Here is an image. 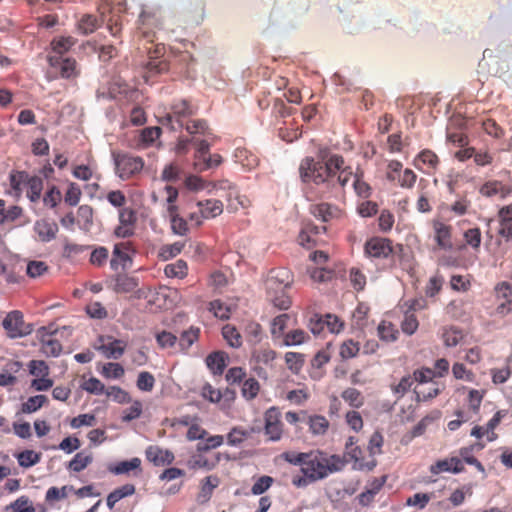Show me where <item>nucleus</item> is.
Segmentation results:
<instances>
[{
  "mask_svg": "<svg viewBox=\"0 0 512 512\" xmlns=\"http://www.w3.org/2000/svg\"><path fill=\"white\" fill-rule=\"evenodd\" d=\"M196 112L197 107L194 106L189 100L175 99L171 103L169 112L165 115V119L170 124L175 122L179 127H183L185 121H187L191 116L195 115Z\"/></svg>",
  "mask_w": 512,
  "mask_h": 512,
  "instance_id": "0eeeda50",
  "label": "nucleus"
},
{
  "mask_svg": "<svg viewBox=\"0 0 512 512\" xmlns=\"http://www.w3.org/2000/svg\"><path fill=\"white\" fill-rule=\"evenodd\" d=\"M47 62L61 78L74 79L80 75L78 63L74 58L48 54Z\"/></svg>",
  "mask_w": 512,
  "mask_h": 512,
  "instance_id": "9b49d317",
  "label": "nucleus"
},
{
  "mask_svg": "<svg viewBox=\"0 0 512 512\" xmlns=\"http://www.w3.org/2000/svg\"><path fill=\"white\" fill-rule=\"evenodd\" d=\"M77 40L72 36L55 37L50 42V49L56 56H63L76 44Z\"/></svg>",
  "mask_w": 512,
  "mask_h": 512,
  "instance_id": "393cba45",
  "label": "nucleus"
},
{
  "mask_svg": "<svg viewBox=\"0 0 512 512\" xmlns=\"http://www.w3.org/2000/svg\"><path fill=\"white\" fill-rule=\"evenodd\" d=\"M300 178L304 183H314L319 187L322 198H337L353 178V189L357 196L367 199L372 194L371 186L364 180V172L351 166H345L343 156L331 155L326 162L316 161L312 157L304 158L299 166Z\"/></svg>",
  "mask_w": 512,
  "mask_h": 512,
  "instance_id": "f257e3e1",
  "label": "nucleus"
},
{
  "mask_svg": "<svg viewBox=\"0 0 512 512\" xmlns=\"http://www.w3.org/2000/svg\"><path fill=\"white\" fill-rule=\"evenodd\" d=\"M29 174L25 171H12L9 176L10 186L14 191L16 196H20L24 187L26 186V181L28 180Z\"/></svg>",
  "mask_w": 512,
  "mask_h": 512,
  "instance_id": "473e14b6",
  "label": "nucleus"
},
{
  "mask_svg": "<svg viewBox=\"0 0 512 512\" xmlns=\"http://www.w3.org/2000/svg\"><path fill=\"white\" fill-rule=\"evenodd\" d=\"M73 490H74L73 486H67V485H65L61 488H58L55 486L50 487L46 492L45 500L47 502H55V501L65 499V498H67L68 493Z\"/></svg>",
  "mask_w": 512,
  "mask_h": 512,
  "instance_id": "3c124183",
  "label": "nucleus"
},
{
  "mask_svg": "<svg viewBox=\"0 0 512 512\" xmlns=\"http://www.w3.org/2000/svg\"><path fill=\"white\" fill-rule=\"evenodd\" d=\"M169 69V65L165 60H150L146 65V71H145V79L148 81L150 78L162 74L164 72H167Z\"/></svg>",
  "mask_w": 512,
  "mask_h": 512,
  "instance_id": "f704fd0d",
  "label": "nucleus"
},
{
  "mask_svg": "<svg viewBox=\"0 0 512 512\" xmlns=\"http://www.w3.org/2000/svg\"><path fill=\"white\" fill-rule=\"evenodd\" d=\"M184 246L183 242L163 245L159 250L158 257L162 261L172 259L182 252Z\"/></svg>",
  "mask_w": 512,
  "mask_h": 512,
  "instance_id": "e433bc0d",
  "label": "nucleus"
},
{
  "mask_svg": "<svg viewBox=\"0 0 512 512\" xmlns=\"http://www.w3.org/2000/svg\"><path fill=\"white\" fill-rule=\"evenodd\" d=\"M452 373L456 379L465 380L467 382H473L475 379V374L471 370H468L464 364L459 362L454 363L452 366Z\"/></svg>",
  "mask_w": 512,
  "mask_h": 512,
  "instance_id": "338daca9",
  "label": "nucleus"
},
{
  "mask_svg": "<svg viewBox=\"0 0 512 512\" xmlns=\"http://www.w3.org/2000/svg\"><path fill=\"white\" fill-rule=\"evenodd\" d=\"M228 361L227 353L215 351L206 357V365L214 375H222Z\"/></svg>",
  "mask_w": 512,
  "mask_h": 512,
  "instance_id": "4be33fe9",
  "label": "nucleus"
},
{
  "mask_svg": "<svg viewBox=\"0 0 512 512\" xmlns=\"http://www.w3.org/2000/svg\"><path fill=\"white\" fill-rule=\"evenodd\" d=\"M464 470L462 461L457 457L438 460L430 466V472L437 475L442 472L460 473Z\"/></svg>",
  "mask_w": 512,
  "mask_h": 512,
  "instance_id": "6ab92c4d",
  "label": "nucleus"
},
{
  "mask_svg": "<svg viewBox=\"0 0 512 512\" xmlns=\"http://www.w3.org/2000/svg\"><path fill=\"white\" fill-rule=\"evenodd\" d=\"M143 411V405L140 400H134L130 407L126 408L122 412V421L130 422L132 420L138 419Z\"/></svg>",
  "mask_w": 512,
  "mask_h": 512,
  "instance_id": "5fc2aeb1",
  "label": "nucleus"
},
{
  "mask_svg": "<svg viewBox=\"0 0 512 512\" xmlns=\"http://www.w3.org/2000/svg\"><path fill=\"white\" fill-rule=\"evenodd\" d=\"M199 334L200 329L194 327H191L190 329L183 331L179 338V346L181 347V350H188L193 345V343H195L198 340Z\"/></svg>",
  "mask_w": 512,
  "mask_h": 512,
  "instance_id": "79ce46f5",
  "label": "nucleus"
},
{
  "mask_svg": "<svg viewBox=\"0 0 512 512\" xmlns=\"http://www.w3.org/2000/svg\"><path fill=\"white\" fill-rule=\"evenodd\" d=\"M145 455L148 461L153 463L155 466H164L171 464L175 457L174 454L156 445L147 447Z\"/></svg>",
  "mask_w": 512,
  "mask_h": 512,
  "instance_id": "4468645a",
  "label": "nucleus"
},
{
  "mask_svg": "<svg viewBox=\"0 0 512 512\" xmlns=\"http://www.w3.org/2000/svg\"><path fill=\"white\" fill-rule=\"evenodd\" d=\"M135 253L133 245L130 241L116 243L113 248L110 267L117 271L127 269L132 264V254Z\"/></svg>",
  "mask_w": 512,
  "mask_h": 512,
  "instance_id": "f8f14e48",
  "label": "nucleus"
},
{
  "mask_svg": "<svg viewBox=\"0 0 512 512\" xmlns=\"http://www.w3.org/2000/svg\"><path fill=\"white\" fill-rule=\"evenodd\" d=\"M58 225L54 221H48L41 219L36 221L34 225V231L38 235V238L42 242H50L56 238L58 233Z\"/></svg>",
  "mask_w": 512,
  "mask_h": 512,
  "instance_id": "a211bd4d",
  "label": "nucleus"
},
{
  "mask_svg": "<svg viewBox=\"0 0 512 512\" xmlns=\"http://www.w3.org/2000/svg\"><path fill=\"white\" fill-rule=\"evenodd\" d=\"M222 336L227 344L233 348H239L242 345V336L235 326L226 324L222 328Z\"/></svg>",
  "mask_w": 512,
  "mask_h": 512,
  "instance_id": "7c9ffc66",
  "label": "nucleus"
},
{
  "mask_svg": "<svg viewBox=\"0 0 512 512\" xmlns=\"http://www.w3.org/2000/svg\"><path fill=\"white\" fill-rule=\"evenodd\" d=\"M292 283L293 275L289 269L280 267L270 270L265 281L268 301L280 310L289 309L292 305L291 298L282 296L281 300H279L275 295L280 290L289 289Z\"/></svg>",
  "mask_w": 512,
  "mask_h": 512,
  "instance_id": "7ed1b4c3",
  "label": "nucleus"
},
{
  "mask_svg": "<svg viewBox=\"0 0 512 512\" xmlns=\"http://www.w3.org/2000/svg\"><path fill=\"white\" fill-rule=\"evenodd\" d=\"M101 374L107 379H120L124 376L125 370L120 363L109 362L103 365Z\"/></svg>",
  "mask_w": 512,
  "mask_h": 512,
  "instance_id": "a18cd8bd",
  "label": "nucleus"
},
{
  "mask_svg": "<svg viewBox=\"0 0 512 512\" xmlns=\"http://www.w3.org/2000/svg\"><path fill=\"white\" fill-rule=\"evenodd\" d=\"M306 423L313 435H324L329 428V421L322 415H310Z\"/></svg>",
  "mask_w": 512,
  "mask_h": 512,
  "instance_id": "a878e982",
  "label": "nucleus"
},
{
  "mask_svg": "<svg viewBox=\"0 0 512 512\" xmlns=\"http://www.w3.org/2000/svg\"><path fill=\"white\" fill-rule=\"evenodd\" d=\"M414 392L417 401H428L437 397L441 392V388L437 382H431L428 387H416Z\"/></svg>",
  "mask_w": 512,
  "mask_h": 512,
  "instance_id": "c756f323",
  "label": "nucleus"
},
{
  "mask_svg": "<svg viewBox=\"0 0 512 512\" xmlns=\"http://www.w3.org/2000/svg\"><path fill=\"white\" fill-rule=\"evenodd\" d=\"M210 144L206 140L197 142V148L194 155V168L198 172H203L218 167L222 163V157L219 154H210Z\"/></svg>",
  "mask_w": 512,
  "mask_h": 512,
  "instance_id": "423d86ee",
  "label": "nucleus"
},
{
  "mask_svg": "<svg viewBox=\"0 0 512 512\" xmlns=\"http://www.w3.org/2000/svg\"><path fill=\"white\" fill-rule=\"evenodd\" d=\"M115 173L122 180L138 177L144 169L145 162L142 157L129 152L113 153Z\"/></svg>",
  "mask_w": 512,
  "mask_h": 512,
  "instance_id": "20e7f679",
  "label": "nucleus"
},
{
  "mask_svg": "<svg viewBox=\"0 0 512 512\" xmlns=\"http://www.w3.org/2000/svg\"><path fill=\"white\" fill-rule=\"evenodd\" d=\"M345 464L346 461L338 455L327 457L323 452L312 451L306 456L301 472L309 481H318L331 473L341 471Z\"/></svg>",
  "mask_w": 512,
  "mask_h": 512,
  "instance_id": "f03ea898",
  "label": "nucleus"
},
{
  "mask_svg": "<svg viewBox=\"0 0 512 512\" xmlns=\"http://www.w3.org/2000/svg\"><path fill=\"white\" fill-rule=\"evenodd\" d=\"M57 330L49 327H40L36 332V337L41 344V352L47 357H58L62 352V344L56 338Z\"/></svg>",
  "mask_w": 512,
  "mask_h": 512,
  "instance_id": "6e6552de",
  "label": "nucleus"
},
{
  "mask_svg": "<svg viewBox=\"0 0 512 512\" xmlns=\"http://www.w3.org/2000/svg\"><path fill=\"white\" fill-rule=\"evenodd\" d=\"M465 243L469 245L473 250L478 251L481 245V231L478 227L470 228L463 234Z\"/></svg>",
  "mask_w": 512,
  "mask_h": 512,
  "instance_id": "864d4df0",
  "label": "nucleus"
},
{
  "mask_svg": "<svg viewBox=\"0 0 512 512\" xmlns=\"http://www.w3.org/2000/svg\"><path fill=\"white\" fill-rule=\"evenodd\" d=\"M41 459V454L33 450H24L17 455L18 463L21 467L29 468L36 465Z\"/></svg>",
  "mask_w": 512,
  "mask_h": 512,
  "instance_id": "49530a36",
  "label": "nucleus"
},
{
  "mask_svg": "<svg viewBox=\"0 0 512 512\" xmlns=\"http://www.w3.org/2000/svg\"><path fill=\"white\" fill-rule=\"evenodd\" d=\"M311 213L323 222H329L342 216V210L338 206L326 202L311 206Z\"/></svg>",
  "mask_w": 512,
  "mask_h": 512,
  "instance_id": "dca6fc26",
  "label": "nucleus"
},
{
  "mask_svg": "<svg viewBox=\"0 0 512 512\" xmlns=\"http://www.w3.org/2000/svg\"><path fill=\"white\" fill-rule=\"evenodd\" d=\"M431 226L435 248L444 251L453 250V227L440 219H432Z\"/></svg>",
  "mask_w": 512,
  "mask_h": 512,
  "instance_id": "9d476101",
  "label": "nucleus"
},
{
  "mask_svg": "<svg viewBox=\"0 0 512 512\" xmlns=\"http://www.w3.org/2000/svg\"><path fill=\"white\" fill-rule=\"evenodd\" d=\"M341 397L345 402L354 408H359L364 404V398L361 392L356 388L345 389L342 392Z\"/></svg>",
  "mask_w": 512,
  "mask_h": 512,
  "instance_id": "37998d69",
  "label": "nucleus"
},
{
  "mask_svg": "<svg viewBox=\"0 0 512 512\" xmlns=\"http://www.w3.org/2000/svg\"><path fill=\"white\" fill-rule=\"evenodd\" d=\"M383 485V481L379 482L375 480L373 483V487L371 489H368L366 491H363L358 496L359 503L362 506H368L370 503L373 502L375 495L380 491L381 487Z\"/></svg>",
  "mask_w": 512,
  "mask_h": 512,
  "instance_id": "680f3d73",
  "label": "nucleus"
},
{
  "mask_svg": "<svg viewBox=\"0 0 512 512\" xmlns=\"http://www.w3.org/2000/svg\"><path fill=\"white\" fill-rule=\"evenodd\" d=\"M274 483V479L271 476L263 475L259 477L253 486L251 487V493L253 495H261L265 493Z\"/></svg>",
  "mask_w": 512,
  "mask_h": 512,
  "instance_id": "bf43d9fd",
  "label": "nucleus"
},
{
  "mask_svg": "<svg viewBox=\"0 0 512 512\" xmlns=\"http://www.w3.org/2000/svg\"><path fill=\"white\" fill-rule=\"evenodd\" d=\"M209 306V310L213 312L215 317L222 320L228 319L230 317L231 308L221 300L211 301Z\"/></svg>",
  "mask_w": 512,
  "mask_h": 512,
  "instance_id": "13d9d810",
  "label": "nucleus"
},
{
  "mask_svg": "<svg viewBox=\"0 0 512 512\" xmlns=\"http://www.w3.org/2000/svg\"><path fill=\"white\" fill-rule=\"evenodd\" d=\"M93 461L91 453L78 452L68 464V469L74 472H81Z\"/></svg>",
  "mask_w": 512,
  "mask_h": 512,
  "instance_id": "2f4dec72",
  "label": "nucleus"
},
{
  "mask_svg": "<svg viewBox=\"0 0 512 512\" xmlns=\"http://www.w3.org/2000/svg\"><path fill=\"white\" fill-rule=\"evenodd\" d=\"M136 385L139 390L150 392L154 388L155 378L150 372H140L137 378Z\"/></svg>",
  "mask_w": 512,
  "mask_h": 512,
  "instance_id": "052dcab7",
  "label": "nucleus"
},
{
  "mask_svg": "<svg viewBox=\"0 0 512 512\" xmlns=\"http://www.w3.org/2000/svg\"><path fill=\"white\" fill-rule=\"evenodd\" d=\"M105 394L119 404H127L131 402L129 393L119 386H110L106 389Z\"/></svg>",
  "mask_w": 512,
  "mask_h": 512,
  "instance_id": "de8ad7c7",
  "label": "nucleus"
},
{
  "mask_svg": "<svg viewBox=\"0 0 512 512\" xmlns=\"http://www.w3.org/2000/svg\"><path fill=\"white\" fill-rule=\"evenodd\" d=\"M305 362V356L301 353L287 352L285 354V363L292 373L298 374Z\"/></svg>",
  "mask_w": 512,
  "mask_h": 512,
  "instance_id": "58836bf2",
  "label": "nucleus"
},
{
  "mask_svg": "<svg viewBox=\"0 0 512 512\" xmlns=\"http://www.w3.org/2000/svg\"><path fill=\"white\" fill-rule=\"evenodd\" d=\"M396 250L388 238L372 237L364 244V255L371 259H386Z\"/></svg>",
  "mask_w": 512,
  "mask_h": 512,
  "instance_id": "1a4fd4ad",
  "label": "nucleus"
},
{
  "mask_svg": "<svg viewBox=\"0 0 512 512\" xmlns=\"http://www.w3.org/2000/svg\"><path fill=\"white\" fill-rule=\"evenodd\" d=\"M27 197L32 201L36 202L41 197V192L43 189V180L37 176H28V180L26 181Z\"/></svg>",
  "mask_w": 512,
  "mask_h": 512,
  "instance_id": "cd10ccee",
  "label": "nucleus"
},
{
  "mask_svg": "<svg viewBox=\"0 0 512 512\" xmlns=\"http://www.w3.org/2000/svg\"><path fill=\"white\" fill-rule=\"evenodd\" d=\"M480 193L486 197H492L495 195L505 197L509 193V190L502 184V182L494 180L483 184L480 188Z\"/></svg>",
  "mask_w": 512,
  "mask_h": 512,
  "instance_id": "c85d7f7f",
  "label": "nucleus"
},
{
  "mask_svg": "<svg viewBox=\"0 0 512 512\" xmlns=\"http://www.w3.org/2000/svg\"><path fill=\"white\" fill-rule=\"evenodd\" d=\"M309 339V335L302 329H295L289 331L284 336V345L295 346L306 342Z\"/></svg>",
  "mask_w": 512,
  "mask_h": 512,
  "instance_id": "09e8293b",
  "label": "nucleus"
},
{
  "mask_svg": "<svg viewBox=\"0 0 512 512\" xmlns=\"http://www.w3.org/2000/svg\"><path fill=\"white\" fill-rule=\"evenodd\" d=\"M235 162L247 170H253L259 165L258 156L247 148L238 147L234 152Z\"/></svg>",
  "mask_w": 512,
  "mask_h": 512,
  "instance_id": "5701e85b",
  "label": "nucleus"
},
{
  "mask_svg": "<svg viewBox=\"0 0 512 512\" xmlns=\"http://www.w3.org/2000/svg\"><path fill=\"white\" fill-rule=\"evenodd\" d=\"M2 326L11 339L25 337L33 330L32 325L24 321V315L19 310L8 312L2 321Z\"/></svg>",
  "mask_w": 512,
  "mask_h": 512,
  "instance_id": "39448f33",
  "label": "nucleus"
},
{
  "mask_svg": "<svg viewBox=\"0 0 512 512\" xmlns=\"http://www.w3.org/2000/svg\"><path fill=\"white\" fill-rule=\"evenodd\" d=\"M259 390V382L255 378H248L242 385L241 393L246 400H253L258 395Z\"/></svg>",
  "mask_w": 512,
  "mask_h": 512,
  "instance_id": "603ef678",
  "label": "nucleus"
},
{
  "mask_svg": "<svg viewBox=\"0 0 512 512\" xmlns=\"http://www.w3.org/2000/svg\"><path fill=\"white\" fill-rule=\"evenodd\" d=\"M264 432L270 441H279L283 433L281 414L275 407L269 408L264 414Z\"/></svg>",
  "mask_w": 512,
  "mask_h": 512,
  "instance_id": "ddd939ff",
  "label": "nucleus"
},
{
  "mask_svg": "<svg viewBox=\"0 0 512 512\" xmlns=\"http://www.w3.org/2000/svg\"><path fill=\"white\" fill-rule=\"evenodd\" d=\"M413 383V377L411 375H407L402 377L398 384L392 385L391 389L397 398H401L410 390Z\"/></svg>",
  "mask_w": 512,
  "mask_h": 512,
  "instance_id": "e2e57ef3",
  "label": "nucleus"
},
{
  "mask_svg": "<svg viewBox=\"0 0 512 512\" xmlns=\"http://www.w3.org/2000/svg\"><path fill=\"white\" fill-rule=\"evenodd\" d=\"M182 128H185V130L190 135H196V134H202L207 135L209 134V128L207 125V122L205 120L196 119V120H187L184 123V126Z\"/></svg>",
  "mask_w": 512,
  "mask_h": 512,
  "instance_id": "a19ab883",
  "label": "nucleus"
},
{
  "mask_svg": "<svg viewBox=\"0 0 512 512\" xmlns=\"http://www.w3.org/2000/svg\"><path fill=\"white\" fill-rule=\"evenodd\" d=\"M140 466H141V460L139 458L135 457V458H132L131 460L121 461L113 467H109V471L116 475H121V474H127L132 470L139 469Z\"/></svg>",
  "mask_w": 512,
  "mask_h": 512,
  "instance_id": "c9c22d12",
  "label": "nucleus"
},
{
  "mask_svg": "<svg viewBox=\"0 0 512 512\" xmlns=\"http://www.w3.org/2000/svg\"><path fill=\"white\" fill-rule=\"evenodd\" d=\"M47 402L45 395H36L28 398L22 405L23 413H32L40 409Z\"/></svg>",
  "mask_w": 512,
  "mask_h": 512,
  "instance_id": "4d7b16f0",
  "label": "nucleus"
},
{
  "mask_svg": "<svg viewBox=\"0 0 512 512\" xmlns=\"http://www.w3.org/2000/svg\"><path fill=\"white\" fill-rule=\"evenodd\" d=\"M252 431L240 426L233 427L227 435V443L230 446H238L250 437Z\"/></svg>",
  "mask_w": 512,
  "mask_h": 512,
  "instance_id": "72a5a7b5",
  "label": "nucleus"
},
{
  "mask_svg": "<svg viewBox=\"0 0 512 512\" xmlns=\"http://www.w3.org/2000/svg\"><path fill=\"white\" fill-rule=\"evenodd\" d=\"M253 359L260 364L268 365L276 358V352L270 347H260L252 353Z\"/></svg>",
  "mask_w": 512,
  "mask_h": 512,
  "instance_id": "c03bdc74",
  "label": "nucleus"
},
{
  "mask_svg": "<svg viewBox=\"0 0 512 512\" xmlns=\"http://www.w3.org/2000/svg\"><path fill=\"white\" fill-rule=\"evenodd\" d=\"M82 388L88 393L94 395H101L106 391L105 385L95 377H91L88 380H86L83 383Z\"/></svg>",
  "mask_w": 512,
  "mask_h": 512,
  "instance_id": "774afa93",
  "label": "nucleus"
},
{
  "mask_svg": "<svg viewBox=\"0 0 512 512\" xmlns=\"http://www.w3.org/2000/svg\"><path fill=\"white\" fill-rule=\"evenodd\" d=\"M97 27V18L90 14L83 15L78 22V30L85 35L93 33Z\"/></svg>",
  "mask_w": 512,
  "mask_h": 512,
  "instance_id": "6e6d98bb",
  "label": "nucleus"
},
{
  "mask_svg": "<svg viewBox=\"0 0 512 512\" xmlns=\"http://www.w3.org/2000/svg\"><path fill=\"white\" fill-rule=\"evenodd\" d=\"M99 341L101 344L96 347L97 350L102 352L106 358L118 359L125 351L126 343L120 339L108 338V342L104 341V337H100Z\"/></svg>",
  "mask_w": 512,
  "mask_h": 512,
  "instance_id": "2eb2a0df",
  "label": "nucleus"
},
{
  "mask_svg": "<svg viewBox=\"0 0 512 512\" xmlns=\"http://www.w3.org/2000/svg\"><path fill=\"white\" fill-rule=\"evenodd\" d=\"M199 213L205 219H211L219 216L223 212V203L217 199H207L196 203Z\"/></svg>",
  "mask_w": 512,
  "mask_h": 512,
  "instance_id": "412c9836",
  "label": "nucleus"
},
{
  "mask_svg": "<svg viewBox=\"0 0 512 512\" xmlns=\"http://www.w3.org/2000/svg\"><path fill=\"white\" fill-rule=\"evenodd\" d=\"M164 273L169 278L184 279L188 274L187 262L179 259L174 263L167 264L164 268Z\"/></svg>",
  "mask_w": 512,
  "mask_h": 512,
  "instance_id": "bb28decb",
  "label": "nucleus"
},
{
  "mask_svg": "<svg viewBox=\"0 0 512 512\" xmlns=\"http://www.w3.org/2000/svg\"><path fill=\"white\" fill-rule=\"evenodd\" d=\"M220 479L216 475H209L201 480L196 501L199 504H206L210 501L214 490L219 486Z\"/></svg>",
  "mask_w": 512,
  "mask_h": 512,
  "instance_id": "f3484780",
  "label": "nucleus"
},
{
  "mask_svg": "<svg viewBox=\"0 0 512 512\" xmlns=\"http://www.w3.org/2000/svg\"><path fill=\"white\" fill-rule=\"evenodd\" d=\"M349 279L356 291H362L366 285V276L364 273L356 267L350 269Z\"/></svg>",
  "mask_w": 512,
  "mask_h": 512,
  "instance_id": "0e129e2a",
  "label": "nucleus"
},
{
  "mask_svg": "<svg viewBox=\"0 0 512 512\" xmlns=\"http://www.w3.org/2000/svg\"><path fill=\"white\" fill-rule=\"evenodd\" d=\"M414 382L418 383L417 387H423L426 384H429L433 381V378L436 377V373L431 368H421L417 369L413 372L412 375Z\"/></svg>",
  "mask_w": 512,
  "mask_h": 512,
  "instance_id": "8fccbe9b",
  "label": "nucleus"
},
{
  "mask_svg": "<svg viewBox=\"0 0 512 512\" xmlns=\"http://www.w3.org/2000/svg\"><path fill=\"white\" fill-rule=\"evenodd\" d=\"M167 215L170 220L173 233L184 236L188 232L187 221L179 215L178 206L167 207Z\"/></svg>",
  "mask_w": 512,
  "mask_h": 512,
  "instance_id": "b1692460",
  "label": "nucleus"
},
{
  "mask_svg": "<svg viewBox=\"0 0 512 512\" xmlns=\"http://www.w3.org/2000/svg\"><path fill=\"white\" fill-rule=\"evenodd\" d=\"M139 282L136 277L118 274L112 279V289L116 293H130L136 290Z\"/></svg>",
  "mask_w": 512,
  "mask_h": 512,
  "instance_id": "aec40b11",
  "label": "nucleus"
},
{
  "mask_svg": "<svg viewBox=\"0 0 512 512\" xmlns=\"http://www.w3.org/2000/svg\"><path fill=\"white\" fill-rule=\"evenodd\" d=\"M417 161L426 165L430 169H436L439 164L438 156L429 149H424L417 156Z\"/></svg>",
  "mask_w": 512,
  "mask_h": 512,
  "instance_id": "69168bd1",
  "label": "nucleus"
},
{
  "mask_svg": "<svg viewBox=\"0 0 512 512\" xmlns=\"http://www.w3.org/2000/svg\"><path fill=\"white\" fill-rule=\"evenodd\" d=\"M399 331L394 324L388 321H382L378 326V335L381 340L393 342L397 339Z\"/></svg>",
  "mask_w": 512,
  "mask_h": 512,
  "instance_id": "4c0bfd02",
  "label": "nucleus"
},
{
  "mask_svg": "<svg viewBox=\"0 0 512 512\" xmlns=\"http://www.w3.org/2000/svg\"><path fill=\"white\" fill-rule=\"evenodd\" d=\"M5 512H35V508L27 496H21L8 505Z\"/></svg>",
  "mask_w": 512,
  "mask_h": 512,
  "instance_id": "ea45409f",
  "label": "nucleus"
}]
</instances>
